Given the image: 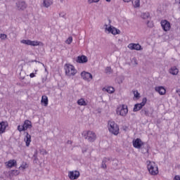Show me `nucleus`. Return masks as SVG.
<instances>
[{"label":"nucleus","mask_w":180,"mask_h":180,"mask_svg":"<svg viewBox=\"0 0 180 180\" xmlns=\"http://www.w3.org/2000/svg\"><path fill=\"white\" fill-rule=\"evenodd\" d=\"M8 38V35L5 34H0V39L1 40H6V39Z\"/></svg>","instance_id":"obj_36"},{"label":"nucleus","mask_w":180,"mask_h":180,"mask_svg":"<svg viewBox=\"0 0 180 180\" xmlns=\"http://www.w3.org/2000/svg\"><path fill=\"white\" fill-rule=\"evenodd\" d=\"M111 72H112V68L110 67L105 68V74L110 75Z\"/></svg>","instance_id":"obj_30"},{"label":"nucleus","mask_w":180,"mask_h":180,"mask_svg":"<svg viewBox=\"0 0 180 180\" xmlns=\"http://www.w3.org/2000/svg\"><path fill=\"white\" fill-rule=\"evenodd\" d=\"M6 165L7 168H13V167H16L17 162L15 160H10L6 162Z\"/></svg>","instance_id":"obj_19"},{"label":"nucleus","mask_w":180,"mask_h":180,"mask_svg":"<svg viewBox=\"0 0 180 180\" xmlns=\"http://www.w3.org/2000/svg\"><path fill=\"white\" fill-rule=\"evenodd\" d=\"M77 105H79V106H86L87 103L85 99L80 98L77 101Z\"/></svg>","instance_id":"obj_24"},{"label":"nucleus","mask_w":180,"mask_h":180,"mask_svg":"<svg viewBox=\"0 0 180 180\" xmlns=\"http://www.w3.org/2000/svg\"><path fill=\"white\" fill-rule=\"evenodd\" d=\"M41 103H44V106L49 105V98L46 96H42Z\"/></svg>","instance_id":"obj_25"},{"label":"nucleus","mask_w":180,"mask_h":180,"mask_svg":"<svg viewBox=\"0 0 180 180\" xmlns=\"http://www.w3.org/2000/svg\"><path fill=\"white\" fill-rule=\"evenodd\" d=\"M147 103V98H143L142 102L138 104H136L134 107V112H139V110H141L143 106H145Z\"/></svg>","instance_id":"obj_8"},{"label":"nucleus","mask_w":180,"mask_h":180,"mask_svg":"<svg viewBox=\"0 0 180 180\" xmlns=\"http://www.w3.org/2000/svg\"><path fill=\"white\" fill-rule=\"evenodd\" d=\"M82 136L89 143H94L96 140V134L93 131H85L82 133Z\"/></svg>","instance_id":"obj_4"},{"label":"nucleus","mask_w":180,"mask_h":180,"mask_svg":"<svg viewBox=\"0 0 180 180\" xmlns=\"http://www.w3.org/2000/svg\"><path fill=\"white\" fill-rule=\"evenodd\" d=\"M147 164H148L147 168L149 174L153 176L158 175L159 172H158V166L157 165V164L151 161H147Z\"/></svg>","instance_id":"obj_2"},{"label":"nucleus","mask_w":180,"mask_h":180,"mask_svg":"<svg viewBox=\"0 0 180 180\" xmlns=\"http://www.w3.org/2000/svg\"><path fill=\"white\" fill-rule=\"evenodd\" d=\"M101 167L103 168L104 169H105V168H106V163L102 162Z\"/></svg>","instance_id":"obj_41"},{"label":"nucleus","mask_w":180,"mask_h":180,"mask_svg":"<svg viewBox=\"0 0 180 180\" xmlns=\"http://www.w3.org/2000/svg\"><path fill=\"white\" fill-rule=\"evenodd\" d=\"M25 134L24 141H25L26 146L29 147L30 146V143H32V136H30L27 132H25Z\"/></svg>","instance_id":"obj_18"},{"label":"nucleus","mask_w":180,"mask_h":180,"mask_svg":"<svg viewBox=\"0 0 180 180\" xmlns=\"http://www.w3.org/2000/svg\"><path fill=\"white\" fill-rule=\"evenodd\" d=\"M129 50H136V51H140V50H143L141 45L139 44L131 43L127 46Z\"/></svg>","instance_id":"obj_12"},{"label":"nucleus","mask_w":180,"mask_h":180,"mask_svg":"<svg viewBox=\"0 0 180 180\" xmlns=\"http://www.w3.org/2000/svg\"><path fill=\"white\" fill-rule=\"evenodd\" d=\"M106 2H110L112 0H105Z\"/></svg>","instance_id":"obj_46"},{"label":"nucleus","mask_w":180,"mask_h":180,"mask_svg":"<svg viewBox=\"0 0 180 180\" xmlns=\"http://www.w3.org/2000/svg\"><path fill=\"white\" fill-rule=\"evenodd\" d=\"M66 44H70L72 43V37H69L68 39L65 41Z\"/></svg>","instance_id":"obj_34"},{"label":"nucleus","mask_w":180,"mask_h":180,"mask_svg":"<svg viewBox=\"0 0 180 180\" xmlns=\"http://www.w3.org/2000/svg\"><path fill=\"white\" fill-rule=\"evenodd\" d=\"M142 19H148L150 18V13H143L141 14Z\"/></svg>","instance_id":"obj_28"},{"label":"nucleus","mask_w":180,"mask_h":180,"mask_svg":"<svg viewBox=\"0 0 180 180\" xmlns=\"http://www.w3.org/2000/svg\"><path fill=\"white\" fill-rule=\"evenodd\" d=\"M8 126V122H1L0 123V134L5 133V130H6Z\"/></svg>","instance_id":"obj_17"},{"label":"nucleus","mask_w":180,"mask_h":180,"mask_svg":"<svg viewBox=\"0 0 180 180\" xmlns=\"http://www.w3.org/2000/svg\"><path fill=\"white\" fill-rule=\"evenodd\" d=\"M147 25H148V27H154V24L151 21H148Z\"/></svg>","instance_id":"obj_37"},{"label":"nucleus","mask_w":180,"mask_h":180,"mask_svg":"<svg viewBox=\"0 0 180 180\" xmlns=\"http://www.w3.org/2000/svg\"><path fill=\"white\" fill-rule=\"evenodd\" d=\"M174 180H180V176L176 175L174 176Z\"/></svg>","instance_id":"obj_42"},{"label":"nucleus","mask_w":180,"mask_h":180,"mask_svg":"<svg viewBox=\"0 0 180 180\" xmlns=\"http://www.w3.org/2000/svg\"><path fill=\"white\" fill-rule=\"evenodd\" d=\"M24 127L25 130L26 131L27 129H32V122L29 120H27L24 122L22 125Z\"/></svg>","instance_id":"obj_21"},{"label":"nucleus","mask_w":180,"mask_h":180,"mask_svg":"<svg viewBox=\"0 0 180 180\" xmlns=\"http://www.w3.org/2000/svg\"><path fill=\"white\" fill-rule=\"evenodd\" d=\"M176 94H178L179 96H180V89H177L176 90Z\"/></svg>","instance_id":"obj_43"},{"label":"nucleus","mask_w":180,"mask_h":180,"mask_svg":"<svg viewBox=\"0 0 180 180\" xmlns=\"http://www.w3.org/2000/svg\"><path fill=\"white\" fill-rule=\"evenodd\" d=\"M43 5L44 8H49L50 6L53 5V1L51 0H44Z\"/></svg>","instance_id":"obj_23"},{"label":"nucleus","mask_w":180,"mask_h":180,"mask_svg":"<svg viewBox=\"0 0 180 180\" xmlns=\"http://www.w3.org/2000/svg\"><path fill=\"white\" fill-rule=\"evenodd\" d=\"M37 70H35V73H30V78H34L36 77L34 75L37 74Z\"/></svg>","instance_id":"obj_40"},{"label":"nucleus","mask_w":180,"mask_h":180,"mask_svg":"<svg viewBox=\"0 0 180 180\" xmlns=\"http://www.w3.org/2000/svg\"><path fill=\"white\" fill-rule=\"evenodd\" d=\"M103 90L108 92V94H113L115 92V89L112 86L107 87L106 89L104 88Z\"/></svg>","instance_id":"obj_26"},{"label":"nucleus","mask_w":180,"mask_h":180,"mask_svg":"<svg viewBox=\"0 0 180 180\" xmlns=\"http://www.w3.org/2000/svg\"><path fill=\"white\" fill-rule=\"evenodd\" d=\"M127 113H129V110L126 105H122L117 108V115H120V116H127Z\"/></svg>","instance_id":"obj_6"},{"label":"nucleus","mask_w":180,"mask_h":180,"mask_svg":"<svg viewBox=\"0 0 180 180\" xmlns=\"http://www.w3.org/2000/svg\"><path fill=\"white\" fill-rule=\"evenodd\" d=\"M16 6H17V9H18V11H25V9H26V8H27V4H26V2H25V1H18L16 4Z\"/></svg>","instance_id":"obj_15"},{"label":"nucleus","mask_w":180,"mask_h":180,"mask_svg":"<svg viewBox=\"0 0 180 180\" xmlns=\"http://www.w3.org/2000/svg\"><path fill=\"white\" fill-rule=\"evenodd\" d=\"M108 127L110 133L114 134V136H117V134H119V125H117L115 121H108Z\"/></svg>","instance_id":"obj_3"},{"label":"nucleus","mask_w":180,"mask_h":180,"mask_svg":"<svg viewBox=\"0 0 180 180\" xmlns=\"http://www.w3.org/2000/svg\"><path fill=\"white\" fill-rule=\"evenodd\" d=\"M134 98H136V99L140 98V93H139L138 91H134Z\"/></svg>","instance_id":"obj_31"},{"label":"nucleus","mask_w":180,"mask_h":180,"mask_svg":"<svg viewBox=\"0 0 180 180\" xmlns=\"http://www.w3.org/2000/svg\"><path fill=\"white\" fill-rule=\"evenodd\" d=\"M169 74H172V75H178V72H179V70L177 69L176 66H173L170 68L169 70Z\"/></svg>","instance_id":"obj_20"},{"label":"nucleus","mask_w":180,"mask_h":180,"mask_svg":"<svg viewBox=\"0 0 180 180\" xmlns=\"http://www.w3.org/2000/svg\"><path fill=\"white\" fill-rule=\"evenodd\" d=\"M68 143L71 144V141H68Z\"/></svg>","instance_id":"obj_48"},{"label":"nucleus","mask_w":180,"mask_h":180,"mask_svg":"<svg viewBox=\"0 0 180 180\" xmlns=\"http://www.w3.org/2000/svg\"><path fill=\"white\" fill-rule=\"evenodd\" d=\"M20 174L19 170H11L9 173V176L12 178V176H18Z\"/></svg>","instance_id":"obj_22"},{"label":"nucleus","mask_w":180,"mask_h":180,"mask_svg":"<svg viewBox=\"0 0 180 180\" xmlns=\"http://www.w3.org/2000/svg\"><path fill=\"white\" fill-rule=\"evenodd\" d=\"M26 168H27V164L26 162H23L22 163V165H20V167H19V169L24 170V169H26Z\"/></svg>","instance_id":"obj_29"},{"label":"nucleus","mask_w":180,"mask_h":180,"mask_svg":"<svg viewBox=\"0 0 180 180\" xmlns=\"http://www.w3.org/2000/svg\"><path fill=\"white\" fill-rule=\"evenodd\" d=\"M155 91H156V92H158L160 95H165V94H167V90L162 86H156L155 88Z\"/></svg>","instance_id":"obj_16"},{"label":"nucleus","mask_w":180,"mask_h":180,"mask_svg":"<svg viewBox=\"0 0 180 180\" xmlns=\"http://www.w3.org/2000/svg\"><path fill=\"white\" fill-rule=\"evenodd\" d=\"M83 151V153H85V151L84 150H82Z\"/></svg>","instance_id":"obj_49"},{"label":"nucleus","mask_w":180,"mask_h":180,"mask_svg":"<svg viewBox=\"0 0 180 180\" xmlns=\"http://www.w3.org/2000/svg\"><path fill=\"white\" fill-rule=\"evenodd\" d=\"M132 5L134 8H139L140 6V0H132Z\"/></svg>","instance_id":"obj_27"},{"label":"nucleus","mask_w":180,"mask_h":180,"mask_svg":"<svg viewBox=\"0 0 180 180\" xmlns=\"http://www.w3.org/2000/svg\"><path fill=\"white\" fill-rule=\"evenodd\" d=\"M143 146H144V143L141 141V139H136L133 141V146L134 148L140 149L141 147H143Z\"/></svg>","instance_id":"obj_13"},{"label":"nucleus","mask_w":180,"mask_h":180,"mask_svg":"<svg viewBox=\"0 0 180 180\" xmlns=\"http://www.w3.org/2000/svg\"><path fill=\"white\" fill-rule=\"evenodd\" d=\"M100 0H88V4H94L96 2H99Z\"/></svg>","instance_id":"obj_38"},{"label":"nucleus","mask_w":180,"mask_h":180,"mask_svg":"<svg viewBox=\"0 0 180 180\" xmlns=\"http://www.w3.org/2000/svg\"><path fill=\"white\" fill-rule=\"evenodd\" d=\"M124 1V2H130V1H131V0H123Z\"/></svg>","instance_id":"obj_44"},{"label":"nucleus","mask_w":180,"mask_h":180,"mask_svg":"<svg viewBox=\"0 0 180 180\" xmlns=\"http://www.w3.org/2000/svg\"><path fill=\"white\" fill-rule=\"evenodd\" d=\"M18 130L20 132L26 131L25 129V127H23V125H18Z\"/></svg>","instance_id":"obj_32"},{"label":"nucleus","mask_w":180,"mask_h":180,"mask_svg":"<svg viewBox=\"0 0 180 180\" xmlns=\"http://www.w3.org/2000/svg\"><path fill=\"white\" fill-rule=\"evenodd\" d=\"M109 161H110V158H104L103 160V162H109Z\"/></svg>","instance_id":"obj_39"},{"label":"nucleus","mask_w":180,"mask_h":180,"mask_svg":"<svg viewBox=\"0 0 180 180\" xmlns=\"http://www.w3.org/2000/svg\"><path fill=\"white\" fill-rule=\"evenodd\" d=\"M141 112L146 116H150L151 114L148 112V110H142Z\"/></svg>","instance_id":"obj_35"},{"label":"nucleus","mask_w":180,"mask_h":180,"mask_svg":"<svg viewBox=\"0 0 180 180\" xmlns=\"http://www.w3.org/2000/svg\"><path fill=\"white\" fill-rule=\"evenodd\" d=\"M162 28L165 32H169L171 30V23L167 20H162L160 22Z\"/></svg>","instance_id":"obj_9"},{"label":"nucleus","mask_w":180,"mask_h":180,"mask_svg":"<svg viewBox=\"0 0 180 180\" xmlns=\"http://www.w3.org/2000/svg\"><path fill=\"white\" fill-rule=\"evenodd\" d=\"M20 43H22V44H26L27 46H33L34 47L40 46V41H32L30 39H22L20 41Z\"/></svg>","instance_id":"obj_7"},{"label":"nucleus","mask_w":180,"mask_h":180,"mask_svg":"<svg viewBox=\"0 0 180 180\" xmlns=\"http://www.w3.org/2000/svg\"><path fill=\"white\" fill-rule=\"evenodd\" d=\"M76 63H78L79 64H85V63H88V58L85 56H78L76 60Z\"/></svg>","instance_id":"obj_14"},{"label":"nucleus","mask_w":180,"mask_h":180,"mask_svg":"<svg viewBox=\"0 0 180 180\" xmlns=\"http://www.w3.org/2000/svg\"><path fill=\"white\" fill-rule=\"evenodd\" d=\"M44 154H47V151L44 150Z\"/></svg>","instance_id":"obj_47"},{"label":"nucleus","mask_w":180,"mask_h":180,"mask_svg":"<svg viewBox=\"0 0 180 180\" xmlns=\"http://www.w3.org/2000/svg\"><path fill=\"white\" fill-rule=\"evenodd\" d=\"M80 173L77 170L70 171L68 172V177L71 180L78 179L79 178Z\"/></svg>","instance_id":"obj_11"},{"label":"nucleus","mask_w":180,"mask_h":180,"mask_svg":"<svg viewBox=\"0 0 180 180\" xmlns=\"http://www.w3.org/2000/svg\"><path fill=\"white\" fill-rule=\"evenodd\" d=\"M65 71V75L67 77H75L77 75V69H75V67L70 63H66L64 67Z\"/></svg>","instance_id":"obj_1"},{"label":"nucleus","mask_w":180,"mask_h":180,"mask_svg":"<svg viewBox=\"0 0 180 180\" xmlns=\"http://www.w3.org/2000/svg\"><path fill=\"white\" fill-rule=\"evenodd\" d=\"M64 1V0H62V1Z\"/></svg>","instance_id":"obj_50"},{"label":"nucleus","mask_w":180,"mask_h":180,"mask_svg":"<svg viewBox=\"0 0 180 180\" xmlns=\"http://www.w3.org/2000/svg\"><path fill=\"white\" fill-rule=\"evenodd\" d=\"M33 158H34V162H35L36 163L37 162V161H39V158H37V150H36L34 152V154L33 155Z\"/></svg>","instance_id":"obj_33"},{"label":"nucleus","mask_w":180,"mask_h":180,"mask_svg":"<svg viewBox=\"0 0 180 180\" xmlns=\"http://www.w3.org/2000/svg\"><path fill=\"white\" fill-rule=\"evenodd\" d=\"M176 4H180V0H176Z\"/></svg>","instance_id":"obj_45"},{"label":"nucleus","mask_w":180,"mask_h":180,"mask_svg":"<svg viewBox=\"0 0 180 180\" xmlns=\"http://www.w3.org/2000/svg\"><path fill=\"white\" fill-rule=\"evenodd\" d=\"M81 77L84 81H87V82H91L92 81V74L88 72H82Z\"/></svg>","instance_id":"obj_10"},{"label":"nucleus","mask_w":180,"mask_h":180,"mask_svg":"<svg viewBox=\"0 0 180 180\" xmlns=\"http://www.w3.org/2000/svg\"><path fill=\"white\" fill-rule=\"evenodd\" d=\"M105 32H108V33H111V34H113L114 36H116V34H120V30L117 29L112 25L109 27L108 25H105Z\"/></svg>","instance_id":"obj_5"}]
</instances>
